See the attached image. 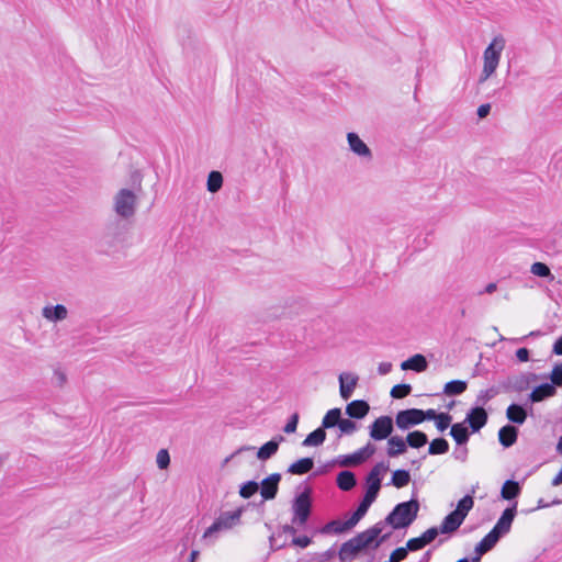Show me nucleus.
Instances as JSON below:
<instances>
[{"mask_svg": "<svg viewBox=\"0 0 562 562\" xmlns=\"http://www.w3.org/2000/svg\"><path fill=\"white\" fill-rule=\"evenodd\" d=\"M552 352L554 355L562 356V336L555 340Z\"/></svg>", "mask_w": 562, "mask_h": 562, "instance_id": "62", "label": "nucleus"}, {"mask_svg": "<svg viewBox=\"0 0 562 562\" xmlns=\"http://www.w3.org/2000/svg\"><path fill=\"white\" fill-rule=\"evenodd\" d=\"M435 420L437 429L445 431L450 426L452 417L448 413H439Z\"/></svg>", "mask_w": 562, "mask_h": 562, "instance_id": "46", "label": "nucleus"}, {"mask_svg": "<svg viewBox=\"0 0 562 562\" xmlns=\"http://www.w3.org/2000/svg\"><path fill=\"white\" fill-rule=\"evenodd\" d=\"M557 394V387L552 383H542L536 386L528 395L531 403H539L547 398L553 397Z\"/></svg>", "mask_w": 562, "mask_h": 562, "instance_id": "17", "label": "nucleus"}, {"mask_svg": "<svg viewBox=\"0 0 562 562\" xmlns=\"http://www.w3.org/2000/svg\"><path fill=\"white\" fill-rule=\"evenodd\" d=\"M496 289H497V284H496V283H494V282H491V283H488V284L485 286V289H484V291H483V292H484V293H488V294H491V293L495 292V291H496Z\"/></svg>", "mask_w": 562, "mask_h": 562, "instance_id": "64", "label": "nucleus"}, {"mask_svg": "<svg viewBox=\"0 0 562 562\" xmlns=\"http://www.w3.org/2000/svg\"><path fill=\"white\" fill-rule=\"evenodd\" d=\"M42 316L48 322L57 323L68 317V310L63 304L46 305L42 308Z\"/></svg>", "mask_w": 562, "mask_h": 562, "instance_id": "18", "label": "nucleus"}, {"mask_svg": "<svg viewBox=\"0 0 562 562\" xmlns=\"http://www.w3.org/2000/svg\"><path fill=\"white\" fill-rule=\"evenodd\" d=\"M243 507L237 508L234 512H225L220 515L218 518L205 530L203 538L213 536L223 529H231L240 521Z\"/></svg>", "mask_w": 562, "mask_h": 562, "instance_id": "7", "label": "nucleus"}, {"mask_svg": "<svg viewBox=\"0 0 562 562\" xmlns=\"http://www.w3.org/2000/svg\"><path fill=\"white\" fill-rule=\"evenodd\" d=\"M355 526H348L346 525V521H340L338 519L331 520L327 522L322 529V533H342L347 530H350Z\"/></svg>", "mask_w": 562, "mask_h": 562, "instance_id": "36", "label": "nucleus"}, {"mask_svg": "<svg viewBox=\"0 0 562 562\" xmlns=\"http://www.w3.org/2000/svg\"><path fill=\"white\" fill-rule=\"evenodd\" d=\"M53 381L56 386L63 387L67 383V375L60 369H56L54 371Z\"/></svg>", "mask_w": 562, "mask_h": 562, "instance_id": "54", "label": "nucleus"}, {"mask_svg": "<svg viewBox=\"0 0 562 562\" xmlns=\"http://www.w3.org/2000/svg\"><path fill=\"white\" fill-rule=\"evenodd\" d=\"M427 442H428L427 435L420 430L412 431L406 436V443L411 448L418 449V448H422L423 446H425Z\"/></svg>", "mask_w": 562, "mask_h": 562, "instance_id": "35", "label": "nucleus"}, {"mask_svg": "<svg viewBox=\"0 0 562 562\" xmlns=\"http://www.w3.org/2000/svg\"><path fill=\"white\" fill-rule=\"evenodd\" d=\"M338 428L340 430V436L342 434L345 435H351L357 430V424L352 422L351 419H340V423L338 425Z\"/></svg>", "mask_w": 562, "mask_h": 562, "instance_id": "48", "label": "nucleus"}, {"mask_svg": "<svg viewBox=\"0 0 562 562\" xmlns=\"http://www.w3.org/2000/svg\"><path fill=\"white\" fill-rule=\"evenodd\" d=\"M506 41L503 35H496L483 53V69L480 75L479 82L486 81L497 69L502 52L504 50Z\"/></svg>", "mask_w": 562, "mask_h": 562, "instance_id": "4", "label": "nucleus"}, {"mask_svg": "<svg viewBox=\"0 0 562 562\" xmlns=\"http://www.w3.org/2000/svg\"><path fill=\"white\" fill-rule=\"evenodd\" d=\"M259 490V483L256 481H248L244 483L239 488V495L243 498H250L252 495H255Z\"/></svg>", "mask_w": 562, "mask_h": 562, "instance_id": "43", "label": "nucleus"}, {"mask_svg": "<svg viewBox=\"0 0 562 562\" xmlns=\"http://www.w3.org/2000/svg\"><path fill=\"white\" fill-rule=\"evenodd\" d=\"M383 530V522L379 521L371 528L358 533L353 538L344 542L339 550V559L341 562L352 561L359 552L363 549L371 547L373 541L380 536Z\"/></svg>", "mask_w": 562, "mask_h": 562, "instance_id": "2", "label": "nucleus"}, {"mask_svg": "<svg viewBox=\"0 0 562 562\" xmlns=\"http://www.w3.org/2000/svg\"><path fill=\"white\" fill-rule=\"evenodd\" d=\"M551 383L557 386H562V363H558L553 367L550 374Z\"/></svg>", "mask_w": 562, "mask_h": 562, "instance_id": "49", "label": "nucleus"}, {"mask_svg": "<svg viewBox=\"0 0 562 562\" xmlns=\"http://www.w3.org/2000/svg\"><path fill=\"white\" fill-rule=\"evenodd\" d=\"M420 417L422 409L419 408L403 409L396 414L395 424L400 429L406 430L411 427L422 424Z\"/></svg>", "mask_w": 562, "mask_h": 562, "instance_id": "13", "label": "nucleus"}, {"mask_svg": "<svg viewBox=\"0 0 562 562\" xmlns=\"http://www.w3.org/2000/svg\"><path fill=\"white\" fill-rule=\"evenodd\" d=\"M517 514V502L514 503L512 507H507L498 518L497 522L493 527V529L488 532L495 540L499 541V539L507 535L510 531L512 524Z\"/></svg>", "mask_w": 562, "mask_h": 562, "instance_id": "9", "label": "nucleus"}, {"mask_svg": "<svg viewBox=\"0 0 562 562\" xmlns=\"http://www.w3.org/2000/svg\"><path fill=\"white\" fill-rule=\"evenodd\" d=\"M464 519L459 516V513H454L453 510L449 513L442 520L440 525L441 533H452L459 529Z\"/></svg>", "mask_w": 562, "mask_h": 562, "instance_id": "23", "label": "nucleus"}, {"mask_svg": "<svg viewBox=\"0 0 562 562\" xmlns=\"http://www.w3.org/2000/svg\"><path fill=\"white\" fill-rule=\"evenodd\" d=\"M358 380H359L358 375L351 374V373H341L339 375V383H340L339 392H340V396L344 400L350 398L353 390L357 386Z\"/></svg>", "mask_w": 562, "mask_h": 562, "instance_id": "19", "label": "nucleus"}, {"mask_svg": "<svg viewBox=\"0 0 562 562\" xmlns=\"http://www.w3.org/2000/svg\"><path fill=\"white\" fill-rule=\"evenodd\" d=\"M341 419V411L340 408H331L329 409L326 415L323 417L322 426L324 430L330 429L334 427H338Z\"/></svg>", "mask_w": 562, "mask_h": 562, "instance_id": "33", "label": "nucleus"}, {"mask_svg": "<svg viewBox=\"0 0 562 562\" xmlns=\"http://www.w3.org/2000/svg\"><path fill=\"white\" fill-rule=\"evenodd\" d=\"M125 239V226L119 221L109 222L102 234V243L109 247L122 244Z\"/></svg>", "mask_w": 562, "mask_h": 562, "instance_id": "10", "label": "nucleus"}, {"mask_svg": "<svg viewBox=\"0 0 562 562\" xmlns=\"http://www.w3.org/2000/svg\"><path fill=\"white\" fill-rule=\"evenodd\" d=\"M530 271L532 274L541 278H550L553 280V274L551 273L550 268L543 262H535L532 263Z\"/></svg>", "mask_w": 562, "mask_h": 562, "instance_id": "44", "label": "nucleus"}, {"mask_svg": "<svg viewBox=\"0 0 562 562\" xmlns=\"http://www.w3.org/2000/svg\"><path fill=\"white\" fill-rule=\"evenodd\" d=\"M314 468V461L312 458H302L293 462L289 468L288 472L295 475H303L308 473Z\"/></svg>", "mask_w": 562, "mask_h": 562, "instance_id": "31", "label": "nucleus"}, {"mask_svg": "<svg viewBox=\"0 0 562 562\" xmlns=\"http://www.w3.org/2000/svg\"><path fill=\"white\" fill-rule=\"evenodd\" d=\"M498 541L487 533L474 548V554L471 557V562H480L483 554L491 551Z\"/></svg>", "mask_w": 562, "mask_h": 562, "instance_id": "22", "label": "nucleus"}, {"mask_svg": "<svg viewBox=\"0 0 562 562\" xmlns=\"http://www.w3.org/2000/svg\"><path fill=\"white\" fill-rule=\"evenodd\" d=\"M370 411V405L363 400H355L346 406V414L350 418L362 419Z\"/></svg>", "mask_w": 562, "mask_h": 562, "instance_id": "21", "label": "nucleus"}, {"mask_svg": "<svg viewBox=\"0 0 562 562\" xmlns=\"http://www.w3.org/2000/svg\"><path fill=\"white\" fill-rule=\"evenodd\" d=\"M281 481L280 473H272L268 477L263 479L259 484L260 494L265 501L274 499L278 491L279 483Z\"/></svg>", "mask_w": 562, "mask_h": 562, "instance_id": "16", "label": "nucleus"}, {"mask_svg": "<svg viewBox=\"0 0 562 562\" xmlns=\"http://www.w3.org/2000/svg\"><path fill=\"white\" fill-rule=\"evenodd\" d=\"M312 540L307 536L293 537L292 544L301 548H306L311 544Z\"/></svg>", "mask_w": 562, "mask_h": 562, "instance_id": "55", "label": "nucleus"}, {"mask_svg": "<svg viewBox=\"0 0 562 562\" xmlns=\"http://www.w3.org/2000/svg\"><path fill=\"white\" fill-rule=\"evenodd\" d=\"M449 451V442L445 438H436L429 443V454H443Z\"/></svg>", "mask_w": 562, "mask_h": 562, "instance_id": "41", "label": "nucleus"}, {"mask_svg": "<svg viewBox=\"0 0 562 562\" xmlns=\"http://www.w3.org/2000/svg\"><path fill=\"white\" fill-rule=\"evenodd\" d=\"M325 439L326 431L323 428L318 427L306 436L302 445L305 447H317L323 445Z\"/></svg>", "mask_w": 562, "mask_h": 562, "instance_id": "34", "label": "nucleus"}, {"mask_svg": "<svg viewBox=\"0 0 562 562\" xmlns=\"http://www.w3.org/2000/svg\"><path fill=\"white\" fill-rule=\"evenodd\" d=\"M282 532L294 536L296 533V529L292 525H284L282 526Z\"/></svg>", "mask_w": 562, "mask_h": 562, "instance_id": "63", "label": "nucleus"}, {"mask_svg": "<svg viewBox=\"0 0 562 562\" xmlns=\"http://www.w3.org/2000/svg\"><path fill=\"white\" fill-rule=\"evenodd\" d=\"M538 379V375L531 372L509 375L499 382L503 392H522L529 389L530 384Z\"/></svg>", "mask_w": 562, "mask_h": 562, "instance_id": "6", "label": "nucleus"}, {"mask_svg": "<svg viewBox=\"0 0 562 562\" xmlns=\"http://www.w3.org/2000/svg\"><path fill=\"white\" fill-rule=\"evenodd\" d=\"M428 362L425 356L417 353L401 363L402 370H413L415 372H423L427 369Z\"/></svg>", "mask_w": 562, "mask_h": 562, "instance_id": "24", "label": "nucleus"}, {"mask_svg": "<svg viewBox=\"0 0 562 562\" xmlns=\"http://www.w3.org/2000/svg\"><path fill=\"white\" fill-rule=\"evenodd\" d=\"M375 452V447L368 442L363 448L357 450L356 452L347 456H340L337 459V463L340 467H356L363 463L367 459L373 456Z\"/></svg>", "mask_w": 562, "mask_h": 562, "instance_id": "12", "label": "nucleus"}, {"mask_svg": "<svg viewBox=\"0 0 562 562\" xmlns=\"http://www.w3.org/2000/svg\"><path fill=\"white\" fill-rule=\"evenodd\" d=\"M418 512L419 502L416 498L400 503L382 521L383 526L387 524L394 529L406 528L417 518Z\"/></svg>", "mask_w": 562, "mask_h": 562, "instance_id": "3", "label": "nucleus"}, {"mask_svg": "<svg viewBox=\"0 0 562 562\" xmlns=\"http://www.w3.org/2000/svg\"><path fill=\"white\" fill-rule=\"evenodd\" d=\"M389 471V463L379 462L368 473L366 477L367 491L366 496L375 501L381 490V475Z\"/></svg>", "mask_w": 562, "mask_h": 562, "instance_id": "8", "label": "nucleus"}, {"mask_svg": "<svg viewBox=\"0 0 562 562\" xmlns=\"http://www.w3.org/2000/svg\"><path fill=\"white\" fill-rule=\"evenodd\" d=\"M501 391L502 389L499 387V385L482 390L476 397V403L485 405L487 402L494 398Z\"/></svg>", "mask_w": 562, "mask_h": 562, "instance_id": "42", "label": "nucleus"}, {"mask_svg": "<svg viewBox=\"0 0 562 562\" xmlns=\"http://www.w3.org/2000/svg\"><path fill=\"white\" fill-rule=\"evenodd\" d=\"M488 414L482 406L471 408L464 419V424H469L472 432L480 431L487 423Z\"/></svg>", "mask_w": 562, "mask_h": 562, "instance_id": "15", "label": "nucleus"}, {"mask_svg": "<svg viewBox=\"0 0 562 562\" xmlns=\"http://www.w3.org/2000/svg\"><path fill=\"white\" fill-rule=\"evenodd\" d=\"M407 449L406 439L400 436H392L387 440V456L391 458L403 454Z\"/></svg>", "mask_w": 562, "mask_h": 562, "instance_id": "26", "label": "nucleus"}, {"mask_svg": "<svg viewBox=\"0 0 562 562\" xmlns=\"http://www.w3.org/2000/svg\"><path fill=\"white\" fill-rule=\"evenodd\" d=\"M438 416V413L432 409V408H429L427 411H423L422 409V423L425 422V420H435Z\"/></svg>", "mask_w": 562, "mask_h": 562, "instance_id": "56", "label": "nucleus"}, {"mask_svg": "<svg viewBox=\"0 0 562 562\" xmlns=\"http://www.w3.org/2000/svg\"><path fill=\"white\" fill-rule=\"evenodd\" d=\"M394 423L391 416H380L378 417L370 426V437L373 440H384L387 439L393 432Z\"/></svg>", "mask_w": 562, "mask_h": 562, "instance_id": "11", "label": "nucleus"}, {"mask_svg": "<svg viewBox=\"0 0 562 562\" xmlns=\"http://www.w3.org/2000/svg\"><path fill=\"white\" fill-rule=\"evenodd\" d=\"M521 487L517 481L507 480L502 486L501 497L505 501H512L519 496Z\"/></svg>", "mask_w": 562, "mask_h": 562, "instance_id": "32", "label": "nucleus"}, {"mask_svg": "<svg viewBox=\"0 0 562 562\" xmlns=\"http://www.w3.org/2000/svg\"><path fill=\"white\" fill-rule=\"evenodd\" d=\"M426 542L425 540L423 539L422 536L419 537H416V538H412L409 539L407 542H406V549L407 551H417V550H420L423 549L424 547H426Z\"/></svg>", "mask_w": 562, "mask_h": 562, "instance_id": "50", "label": "nucleus"}, {"mask_svg": "<svg viewBox=\"0 0 562 562\" xmlns=\"http://www.w3.org/2000/svg\"><path fill=\"white\" fill-rule=\"evenodd\" d=\"M392 370L391 362H381L378 367V371L381 375L387 374Z\"/></svg>", "mask_w": 562, "mask_h": 562, "instance_id": "60", "label": "nucleus"}, {"mask_svg": "<svg viewBox=\"0 0 562 562\" xmlns=\"http://www.w3.org/2000/svg\"><path fill=\"white\" fill-rule=\"evenodd\" d=\"M412 392V386L406 383L396 384L391 390V396L393 398H404Z\"/></svg>", "mask_w": 562, "mask_h": 562, "instance_id": "45", "label": "nucleus"}, {"mask_svg": "<svg viewBox=\"0 0 562 562\" xmlns=\"http://www.w3.org/2000/svg\"><path fill=\"white\" fill-rule=\"evenodd\" d=\"M284 440V437L281 435L276 436L270 441L262 445L257 451V458L259 460L266 461L274 456L279 449V445Z\"/></svg>", "mask_w": 562, "mask_h": 562, "instance_id": "20", "label": "nucleus"}, {"mask_svg": "<svg viewBox=\"0 0 562 562\" xmlns=\"http://www.w3.org/2000/svg\"><path fill=\"white\" fill-rule=\"evenodd\" d=\"M450 436L454 439L457 445L463 446L468 442L470 432L465 424L462 422L456 423L451 426Z\"/></svg>", "mask_w": 562, "mask_h": 562, "instance_id": "30", "label": "nucleus"}, {"mask_svg": "<svg viewBox=\"0 0 562 562\" xmlns=\"http://www.w3.org/2000/svg\"><path fill=\"white\" fill-rule=\"evenodd\" d=\"M491 104L490 103H484V104H481L479 108H477V116L480 119H484L486 117L490 112H491Z\"/></svg>", "mask_w": 562, "mask_h": 562, "instance_id": "59", "label": "nucleus"}, {"mask_svg": "<svg viewBox=\"0 0 562 562\" xmlns=\"http://www.w3.org/2000/svg\"><path fill=\"white\" fill-rule=\"evenodd\" d=\"M312 488L305 487V490L295 496L292 503L293 518L292 524H297L299 526H304L312 512Z\"/></svg>", "mask_w": 562, "mask_h": 562, "instance_id": "5", "label": "nucleus"}, {"mask_svg": "<svg viewBox=\"0 0 562 562\" xmlns=\"http://www.w3.org/2000/svg\"><path fill=\"white\" fill-rule=\"evenodd\" d=\"M411 481V474L406 470H395L392 475L391 484L397 488L406 486Z\"/></svg>", "mask_w": 562, "mask_h": 562, "instance_id": "39", "label": "nucleus"}, {"mask_svg": "<svg viewBox=\"0 0 562 562\" xmlns=\"http://www.w3.org/2000/svg\"><path fill=\"white\" fill-rule=\"evenodd\" d=\"M347 143L349 149L358 157L371 161L373 158L372 151L369 146L359 137L355 132L347 133Z\"/></svg>", "mask_w": 562, "mask_h": 562, "instance_id": "14", "label": "nucleus"}, {"mask_svg": "<svg viewBox=\"0 0 562 562\" xmlns=\"http://www.w3.org/2000/svg\"><path fill=\"white\" fill-rule=\"evenodd\" d=\"M518 437V429L515 426L506 425L503 426L498 431V440L505 448L512 447Z\"/></svg>", "mask_w": 562, "mask_h": 562, "instance_id": "25", "label": "nucleus"}, {"mask_svg": "<svg viewBox=\"0 0 562 562\" xmlns=\"http://www.w3.org/2000/svg\"><path fill=\"white\" fill-rule=\"evenodd\" d=\"M529 350L525 347L516 350V357L520 362H527L529 360Z\"/></svg>", "mask_w": 562, "mask_h": 562, "instance_id": "58", "label": "nucleus"}, {"mask_svg": "<svg viewBox=\"0 0 562 562\" xmlns=\"http://www.w3.org/2000/svg\"><path fill=\"white\" fill-rule=\"evenodd\" d=\"M407 554L408 551L406 547L397 548L391 553L390 559L386 562H401L406 559Z\"/></svg>", "mask_w": 562, "mask_h": 562, "instance_id": "51", "label": "nucleus"}, {"mask_svg": "<svg viewBox=\"0 0 562 562\" xmlns=\"http://www.w3.org/2000/svg\"><path fill=\"white\" fill-rule=\"evenodd\" d=\"M391 536V533H386V535H383V536H379L374 541L373 543L371 544V547L373 549H378L384 541H386L389 539V537Z\"/></svg>", "mask_w": 562, "mask_h": 562, "instance_id": "61", "label": "nucleus"}, {"mask_svg": "<svg viewBox=\"0 0 562 562\" xmlns=\"http://www.w3.org/2000/svg\"><path fill=\"white\" fill-rule=\"evenodd\" d=\"M441 533L440 527H431L427 529L425 532L422 533L423 539L425 540L426 544L432 542L437 536Z\"/></svg>", "mask_w": 562, "mask_h": 562, "instance_id": "52", "label": "nucleus"}, {"mask_svg": "<svg viewBox=\"0 0 562 562\" xmlns=\"http://www.w3.org/2000/svg\"><path fill=\"white\" fill-rule=\"evenodd\" d=\"M157 467L165 470L170 464V456L167 449H160L156 457Z\"/></svg>", "mask_w": 562, "mask_h": 562, "instance_id": "47", "label": "nucleus"}, {"mask_svg": "<svg viewBox=\"0 0 562 562\" xmlns=\"http://www.w3.org/2000/svg\"><path fill=\"white\" fill-rule=\"evenodd\" d=\"M473 497L471 495H465L458 502L457 508L453 512L459 513V516L462 519H465L468 513L473 508Z\"/></svg>", "mask_w": 562, "mask_h": 562, "instance_id": "40", "label": "nucleus"}, {"mask_svg": "<svg viewBox=\"0 0 562 562\" xmlns=\"http://www.w3.org/2000/svg\"><path fill=\"white\" fill-rule=\"evenodd\" d=\"M336 484L341 491L348 492L352 490L357 484L355 473L349 470L339 472L336 477Z\"/></svg>", "mask_w": 562, "mask_h": 562, "instance_id": "28", "label": "nucleus"}, {"mask_svg": "<svg viewBox=\"0 0 562 562\" xmlns=\"http://www.w3.org/2000/svg\"><path fill=\"white\" fill-rule=\"evenodd\" d=\"M223 186V176L220 171H211L207 176L206 187L211 193L217 192Z\"/></svg>", "mask_w": 562, "mask_h": 562, "instance_id": "38", "label": "nucleus"}, {"mask_svg": "<svg viewBox=\"0 0 562 562\" xmlns=\"http://www.w3.org/2000/svg\"><path fill=\"white\" fill-rule=\"evenodd\" d=\"M134 190L122 188L113 196V210L115 214L124 220H128L135 215L138 202L137 192L142 191V176L139 171L132 175Z\"/></svg>", "mask_w": 562, "mask_h": 562, "instance_id": "1", "label": "nucleus"}, {"mask_svg": "<svg viewBox=\"0 0 562 562\" xmlns=\"http://www.w3.org/2000/svg\"><path fill=\"white\" fill-rule=\"evenodd\" d=\"M467 382L462 380H452L445 384L443 392L445 394L452 396V395H460L467 390Z\"/></svg>", "mask_w": 562, "mask_h": 562, "instance_id": "37", "label": "nucleus"}, {"mask_svg": "<svg viewBox=\"0 0 562 562\" xmlns=\"http://www.w3.org/2000/svg\"><path fill=\"white\" fill-rule=\"evenodd\" d=\"M468 453H469V450L467 447H463V448H459V449H456L454 452H453V457L461 461V462H464L468 458Z\"/></svg>", "mask_w": 562, "mask_h": 562, "instance_id": "57", "label": "nucleus"}, {"mask_svg": "<svg viewBox=\"0 0 562 562\" xmlns=\"http://www.w3.org/2000/svg\"><path fill=\"white\" fill-rule=\"evenodd\" d=\"M373 502L374 499L364 495L359 506L357 507L356 512L351 515L349 519L346 520V525L356 526L360 521V519L367 514L368 509L370 508Z\"/></svg>", "mask_w": 562, "mask_h": 562, "instance_id": "27", "label": "nucleus"}, {"mask_svg": "<svg viewBox=\"0 0 562 562\" xmlns=\"http://www.w3.org/2000/svg\"><path fill=\"white\" fill-rule=\"evenodd\" d=\"M506 417L509 422L522 425L527 418L526 409L519 404H510L506 409Z\"/></svg>", "mask_w": 562, "mask_h": 562, "instance_id": "29", "label": "nucleus"}, {"mask_svg": "<svg viewBox=\"0 0 562 562\" xmlns=\"http://www.w3.org/2000/svg\"><path fill=\"white\" fill-rule=\"evenodd\" d=\"M299 424V414L294 413L290 419L288 420L286 425L283 428V431L285 434H293L295 432Z\"/></svg>", "mask_w": 562, "mask_h": 562, "instance_id": "53", "label": "nucleus"}]
</instances>
